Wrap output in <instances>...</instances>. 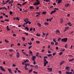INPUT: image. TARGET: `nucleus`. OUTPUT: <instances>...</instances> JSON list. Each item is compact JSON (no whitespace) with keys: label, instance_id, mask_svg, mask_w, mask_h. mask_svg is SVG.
<instances>
[{"label":"nucleus","instance_id":"nucleus-19","mask_svg":"<svg viewBox=\"0 0 74 74\" xmlns=\"http://www.w3.org/2000/svg\"><path fill=\"white\" fill-rule=\"evenodd\" d=\"M25 29H27V31H29V29L27 27H26L25 28Z\"/></svg>","mask_w":74,"mask_h":74},{"label":"nucleus","instance_id":"nucleus-30","mask_svg":"<svg viewBox=\"0 0 74 74\" xmlns=\"http://www.w3.org/2000/svg\"><path fill=\"white\" fill-rule=\"evenodd\" d=\"M51 45H54L55 43H54V42H51Z\"/></svg>","mask_w":74,"mask_h":74},{"label":"nucleus","instance_id":"nucleus-17","mask_svg":"<svg viewBox=\"0 0 74 74\" xmlns=\"http://www.w3.org/2000/svg\"><path fill=\"white\" fill-rule=\"evenodd\" d=\"M29 8L30 10L31 9H34V8L33 6H31L29 7Z\"/></svg>","mask_w":74,"mask_h":74},{"label":"nucleus","instance_id":"nucleus-42","mask_svg":"<svg viewBox=\"0 0 74 74\" xmlns=\"http://www.w3.org/2000/svg\"><path fill=\"white\" fill-rule=\"evenodd\" d=\"M42 14H44L45 15V14H46V12L45 11V12H43L42 13Z\"/></svg>","mask_w":74,"mask_h":74},{"label":"nucleus","instance_id":"nucleus-46","mask_svg":"<svg viewBox=\"0 0 74 74\" xmlns=\"http://www.w3.org/2000/svg\"><path fill=\"white\" fill-rule=\"evenodd\" d=\"M25 66H24V68H26V67H27V64H25Z\"/></svg>","mask_w":74,"mask_h":74},{"label":"nucleus","instance_id":"nucleus-53","mask_svg":"<svg viewBox=\"0 0 74 74\" xmlns=\"http://www.w3.org/2000/svg\"><path fill=\"white\" fill-rule=\"evenodd\" d=\"M32 46H30L29 47L28 49H30V48H32Z\"/></svg>","mask_w":74,"mask_h":74},{"label":"nucleus","instance_id":"nucleus-44","mask_svg":"<svg viewBox=\"0 0 74 74\" xmlns=\"http://www.w3.org/2000/svg\"><path fill=\"white\" fill-rule=\"evenodd\" d=\"M22 38L23 39V41H25V37H23Z\"/></svg>","mask_w":74,"mask_h":74},{"label":"nucleus","instance_id":"nucleus-37","mask_svg":"<svg viewBox=\"0 0 74 74\" xmlns=\"http://www.w3.org/2000/svg\"><path fill=\"white\" fill-rule=\"evenodd\" d=\"M17 5H20V7H21L22 6V5H21V4L19 3H18L17 4Z\"/></svg>","mask_w":74,"mask_h":74},{"label":"nucleus","instance_id":"nucleus-12","mask_svg":"<svg viewBox=\"0 0 74 74\" xmlns=\"http://www.w3.org/2000/svg\"><path fill=\"white\" fill-rule=\"evenodd\" d=\"M64 62H65L64 61L62 62H60V65H62V64H63L64 63Z\"/></svg>","mask_w":74,"mask_h":74},{"label":"nucleus","instance_id":"nucleus-51","mask_svg":"<svg viewBox=\"0 0 74 74\" xmlns=\"http://www.w3.org/2000/svg\"><path fill=\"white\" fill-rule=\"evenodd\" d=\"M16 20H18V21L19 20V18L18 17H16Z\"/></svg>","mask_w":74,"mask_h":74},{"label":"nucleus","instance_id":"nucleus-8","mask_svg":"<svg viewBox=\"0 0 74 74\" xmlns=\"http://www.w3.org/2000/svg\"><path fill=\"white\" fill-rule=\"evenodd\" d=\"M48 63V61L45 62L44 63V66H46L47 64Z\"/></svg>","mask_w":74,"mask_h":74},{"label":"nucleus","instance_id":"nucleus-22","mask_svg":"<svg viewBox=\"0 0 74 74\" xmlns=\"http://www.w3.org/2000/svg\"><path fill=\"white\" fill-rule=\"evenodd\" d=\"M53 41L54 42H56V39L54 38L53 39Z\"/></svg>","mask_w":74,"mask_h":74},{"label":"nucleus","instance_id":"nucleus-10","mask_svg":"<svg viewBox=\"0 0 74 74\" xmlns=\"http://www.w3.org/2000/svg\"><path fill=\"white\" fill-rule=\"evenodd\" d=\"M33 71V69H31L28 71L29 73H32Z\"/></svg>","mask_w":74,"mask_h":74},{"label":"nucleus","instance_id":"nucleus-45","mask_svg":"<svg viewBox=\"0 0 74 74\" xmlns=\"http://www.w3.org/2000/svg\"><path fill=\"white\" fill-rule=\"evenodd\" d=\"M61 38H59L58 39V41H60Z\"/></svg>","mask_w":74,"mask_h":74},{"label":"nucleus","instance_id":"nucleus-21","mask_svg":"<svg viewBox=\"0 0 74 74\" xmlns=\"http://www.w3.org/2000/svg\"><path fill=\"white\" fill-rule=\"evenodd\" d=\"M56 33L57 34V33H60V31L59 30H57L56 31Z\"/></svg>","mask_w":74,"mask_h":74},{"label":"nucleus","instance_id":"nucleus-20","mask_svg":"<svg viewBox=\"0 0 74 74\" xmlns=\"http://www.w3.org/2000/svg\"><path fill=\"white\" fill-rule=\"evenodd\" d=\"M69 69V66H66L65 67V69L67 70H68V69Z\"/></svg>","mask_w":74,"mask_h":74},{"label":"nucleus","instance_id":"nucleus-14","mask_svg":"<svg viewBox=\"0 0 74 74\" xmlns=\"http://www.w3.org/2000/svg\"><path fill=\"white\" fill-rule=\"evenodd\" d=\"M37 25L39 27H41V24L40 23H37Z\"/></svg>","mask_w":74,"mask_h":74},{"label":"nucleus","instance_id":"nucleus-27","mask_svg":"<svg viewBox=\"0 0 74 74\" xmlns=\"http://www.w3.org/2000/svg\"><path fill=\"white\" fill-rule=\"evenodd\" d=\"M8 70L9 71L10 73H11V74H12V72H11V69H8Z\"/></svg>","mask_w":74,"mask_h":74},{"label":"nucleus","instance_id":"nucleus-55","mask_svg":"<svg viewBox=\"0 0 74 74\" xmlns=\"http://www.w3.org/2000/svg\"><path fill=\"white\" fill-rule=\"evenodd\" d=\"M12 66L13 67H15V66H16V65L14 64H13Z\"/></svg>","mask_w":74,"mask_h":74},{"label":"nucleus","instance_id":"nucleus-62","mask_svg":"<svg viewBox=\"0 0 74 74\" xmlns=\"http://www.w3.org/2000/svg\"><path fill=\"white\" fill-rule=\"evenodd\" d=\"M28 44L29 45H32V43H28Z\"/></svg>","mask_w":74,"mask_h":74},{"label":"nucleus","instance_id":"nucleus-9","mask_svg":"<svg viewBox=\"0 0 74 74\" xmlns=\"http://www.w3.org/2000/svg\"><path fill=\"white\" fill-rule=\"evenodd\" d=\"M13 2H14V1L13 0H12L10 1H9L8 3V4H12V3H13Z\"/></svg>","mask_w":74,"mask_h":74},{"label":"nucleus","instance_id":"nucleus-24","mask_svg":"<svg viewBox=\"0 0 74 74\" xmlns=\"http://www.w3.org/2000/svg\"><path fill=\"white\" fill-rule=\"evenodd\" d=\"M74 60V58H73L71 59L70 60H69V62H72V61H73V60Z\"/></svg>","mask_w":74,"mask_h":74},{"label":"nucleus","instance_id":"nucleus-32","mask_svg":"<svg viewBox=\"0 0 74 74\" xmlns=\"http://www.w3.org/2000/svg\"><path fill=\"white\" fill-rule=\"evenodd\" d=\"M65 29L67 30H68V29H69V27H66Z\"/></svg>","mask_w":74,"mask_h":74},{"label":"nucleus","instance_id":"nucleus-5","mask_svg":"<svg viewBox=\"0 0 74 74\" xmlns=\"http://www.w3.org/2000/svg\"><path fill=\"white\" fill-rule=\"evenodd\" d=\"M56 12V10H54L53 11L51 12L50 14L52 15V14H53V13H55V12Z\"/></svg>","mask_w":74,"mask_h":74},{"label":"nucleus","instance_id":"nucleus-49","mask_svg":"<svg viewBox=\"0 0 74 74\" xmlns=\"http://www.w3.org/2000/svg\"><path fill=\"white\" fill-rule=\"evenodd\" d=\"M33 30V28H31L29 29V31H32Z\"/></svg>","mask_w":74,"mask_h":74},{"label":"nucleus","instance_id":"nucleus-16","mask_svg":"<svg viewBox=\"0 0 74 74\" xmlns=\"http://www.w3.org/2000/svg\"><path fill=\"white\" fill-rule=\"evenodd\" d=\"M62 0H58V4H59V3H62Z\"/></svg>","mask_w":74,"mask_h":74},{"label":"nucleus","instance_id":"nucleus-13","mask_svg":"<svg viewBox=\"0 0 74 74\" xmlns=\"http://www.w3.org/2000/svg\"><path fill=\"white\" fill-rule=\"evenodd\" d=\"M66 74H72V72H66Z\"/></svg>","mask_w":74,"mask_h":74},{"label":"nucleus","instance_id":"nucleus-47","mask_svg":"<svg viewBox=\"0 0 74 74\" xmlns=\"http://www.w3.org/2000/svg\"><path fill=\"white\" fill-rule=\"evenodd\" d=\"M27 2H26L24 3H23V4H22V5H25V4L26 3H27Z\"/></svg>","mask_w":74,"mask_h":74},{"label":"nucleus","instance_id":"nucleus-11","mask_svg":"<svg viewBox=\"0 0 74 74\" xmlns=\"http://www.w3.org/2000/svg\"><path fill=\"white\" fill-rule=\"evenodd\" d=\"M47 70H49V71H52V68H48Z\"/></svg>","mask_w":74,"mask_h":74},{"label":"nucleus","instance_id":"nucleus-28","mask_svg":"<svg viewBox=\"0 0 74 74\" xmlns=\"http://www.w3.org/2000/svg\"><path fill=\"white\" fill-rule=\"evenodd\" d=\"M24 34H25L26 36H28L29 35V33L26 32L25 33H24Z\"/></svg>","mask_w":74,"mask_h":74},{"label":"nucleus","instance_id":"nucleus-57","mask_svg":"<svg viewBox=\"0 0 74 74\" xmlns=\"http://www.w3.org/2000/svg\"><path fill=\"white\" fill-rule=\"evenodd\" d=\"M59 73H60V74H62V71H59Z\"/></svg>","mask_w":74,"mask_h":74},{"label":"nucleus","instance_id":"nucleus-50","mask_svg":"<svg viewBox=\"0 0 74 74\" xmlns=\"http://www.w3.org/2000/svg\"><path fill=\"white\" fill-rule=\"evenodd\" d=\"M33 73H35V74H37V72L35 71H33Z\"/></svg>","mask_w":74,"mask_h":74},{"label":"nucleus","instance_id":"nucleus-59","mask_svg":"<svg viewBox=\"0 0 74 74\" xmlns=\"http://www.w3.org/2000/svg\"><path fill=\"white\" fill-rule=\"evenodd\" d=\"M65 48H67V44H66V45H65Z\"/></svg>","mask_w":74,"mask_h":74},{"label":"nucleus","instance_id":"nucleus-3","mask_svg":"<svg viewBox=\"0 0 74 74\" xmlns=\"http://www.w3.org/2000/svg\"><path fill=\"white\" fill-rule=\"evenodd\" d=\"M0 69L2 71H5V70L4 69V68H3L2 66H0Z\"/></svg>","mask_w":74,"mask_h":74},{"label":"nucleus","instance_id":"nucleus-4","mask_svg":"<svg viewBox=\"0 0 74 74\" xmlns=\"http://www.w3.org/2000/svg\"><path fill=\"white\" fill-rule=\"evenodd\" d=\"M36 58V56H33L32 57V59L33 61H35V59Z\"/></svg>","mask_w":74,"mask_h":74},{"label":"nucleus","instance_id":"nucleus-1","mask_svg":"<svg viewBox=\"0 0 74 74\" xmlns=\"http://www.w3.org/2000/svg\"><path fill=\"white\" fill-rule=\"evenodd\" d=\"M36 2H35L33 5H39V4H40V1H38V0H36Z\"/></svg>","mask_w":74,"mask_h":74},{"label":"nucleus","instance_id":"nucleus-6","mask_svg":"<svg viewBox=\"0 0 74 74\" xmlns=\"http://www.w3.org/2000/svg\"><path fill=\"white\" fill-rule=\"evenodd\" d=\"M16 56L17 58H18L19 57V53L17 52L16 53Z\"/></svg>","mask_w":74,"mask_h":74},{"label":"nucleus","instance_id":"nucleus-15","mask_svg":"<svg viewBox=\"0 0 74 74\" xmlns=\"http://www.w3.org/2000/svg\"><path fill=\"white\" fill-rule=\"evenodd\" d=\"M48 22H45V23H44V25H45V26H46L47 25H48Z\"/></svg>","mask_w":74,"mask_h":74},{"label":"nucleus","instance_id":"nucleus-25","mask_svg":"<svg viewBox=\"0 0 74 74\" xmlns=\"http://www.w3.org/2000/svg\"><path fill=\"white\" fill-rule=\"evenodd\" d=\"M36 36H37L38 37H40V34H39L38 33H37L36 34Z\"/></svg>","mask_w":74,"mask_h":74},{"label":"nucleus","instance_id":"nucleus-18","mask_svg":"<svg viewBox=\"0 0 74 74\" xmlns=\"http://www.w3.org/2000/svg\"><path fill=\"white\" fill-rule=\"evenodd\" d=\"M60 22L61 23H63V18H60Z\"/></svg>","mask_w":74,"mask_h":74},{"label":"nucleus","instance_id":"nucleus-38","mask_svg":"<svg viewBox=\"0 0 74 74\" xmlns=\"http://www.w3.org/2000/svg\"><path fill=\"white\" fill-rule=\"evenodd\" d=\"M17 8H18V9H20V11H22V8H19V7H18Z\"/></svg>","mask_w":74,"mask_h":74},{"label":"nucleus","instance_id":"nucleus-58","mask_svg":"<svg viewBox=\"0 0 74 74\" xmlns=\"http://www.w3.org/2000/svg\"><path fill=\"white\" fill-rule=\"evenodd\" d=\"M56 49L57 50H58V49H59V48L58 47H56Z\"/></svg>","mask_w":74,"mask_h":74},{"label":"nucleus","instance_id":"nucleus-2","mask_svg":"<svg viewBox=\"0 0 74 74\" xmlns=\"http://www.w3.org/2000/svg\"><path fill=\"white\" fill-rule=\"evenodd\" d=\"M61 40L62 42H67V38H61Z\"/></svg>","mask_w":74,"mask_h":74},{"label":"nucleus","instance_id":"nucleus-60","mask_svg":"<svg viewBox=\"0 0 74 74\" xmlns=\"http://www.w3.org/2000/svg\"><path fill=\"white\" fill-rule=\"evenodd\" d=\"M48 53H51V51H50L49 50H48Z\"/></svg>","mask_w":74,"mask_h":74},{"label":"nucleus","instance_id":"nucleus-61","mask_svg":"<svg viewBox=\"0 0 74 74\" xmlns=\"http://www.w3.org/2000/svg\"><path fill=\"white\" fill-rule=\"evenodd\" d=\"M14 45L11 44V47H13Z\"/></svg>","mask_w":74,"mask_h":74},{"label":"nucleus","instance_id":"nucleus-54","mask_svg":"<svg viewBox=\"0 0 74 74\" xmlns=\"http://www.w3.org/2000/svg\"><path fill=\"white\" fill-rule=\"evenodd\" d=\"M47 58H48V57L47 56H45L44 57V59H47Z\"/></svg>","mask_w":74,"mask_h":74},{"label":"nucleus","instance_id":"nucleus-33","mask_svg":"<svg viewBox=\"0 0 74 74\" xmlns=\"http://www.w3.org/2000/svg\"><path fill=\"white\" fill-rule=\"evenodd\" d=\"M52 55V54H48L47 56L48 57H49V56H51Z\"/></svg>","mask_w":74,"mask_h":74},{"label":"nucleus","instance_id":"nucleus-40","mask_svg":"<svg viewBox=\"0 0 74 74\" xmlns=\"http://www.w3.org/2000/svg\"><path fill=\"white\" fill-rule=\"evenodd\" d=\"M36 42L37 44H39V43H40V41H36Z\"/></svg>","mask_w":74,"mask_h":74},{"label":"nucleus","instance_id":"nucleus-52","mask_svg":"<svg viewBox=\"0 0 74 74\" xmlns=\"http://www.w3.org/2000/svg\"><path fill=\"white\" fill-rule=\"evenodd\" d=\"M68 56H69V57H73V56L72 55H68Z\"/></svg>","mask_w":74,"mask_h":74},{"label":"nucleus","instance_id":"nucleus-56","mask_svg":"<svg viewBox=\"0 0 74 74\" xmlns=\"http://www.w3.org/2000/svg\"><path fill=\"white\" fill-rule=\"evenodd\" d=\"M55 55H56V53H53V56H55Z\"/></svg>","mask_w":74,"mask_h":74},{"label":"nucleus","instance_id":"nucleus-48","mask_svg":"<svg viewBox=\"0 0 74 74\" xmlns=\"http://www.w3.org/2000/svg\"><path fill=\"white\" fill-rule=\"evenodd\" d=\"M29 21H26V22H25L26 23V24H28V23H29Z\"/></svg>","mask_w":74,"mask_h":74},{"label":"nucleus","instance_id":"nucleus-35","mask_svg":"<svg viewBox=\"0 0 74 74\" xmlns=\"http://www.w3.org/2000/svg\"><path fill=\"white\" fill-rule=\"evenodd\" d=\"M9 14H10L12 15V12L11 11H10L9 12Z\"/></svg>","mask_w":74,"mask_h":74},{"label":"nucleus","instance_id":"nucleus-64","mask_svg":"<svg viewBox=\"0 0 74 74\" xmlns=\"http://www.w3.org/2000/svg\"><path fill=\"white\" fill-rule=\"evenodd\" d=\"M29 51H30L29 53L31 54H32V52L31 51V50H29Z\"/></svg>","mask_w":74,"mask_h":74},{"label":"nucleus","instance_id":"nucleus-39","mask_svg":"<svg viewBox=\"0 0 74 74\" xmlns=\"http://www.w3.org/2000/svg\"><path fill=\"white\" fill-rule=\"evenodd\" d=\"M2 1L3 3H3H2V4H3V5H5V4H6V3H4V1L3 0Z\"/></svg>","mask_w":74,"mask_h":74},{"label":"nucleus","instance_id":"nucleus-41","mask_svg":"<svg viewBox=\"0 0 74 74\" xmlns=\"http://www.w3.org/2000/svg\"><path fill=\"white\" fill-rule=\"evenodd\" d=\"M58 42H56L55 44V45H58Z\"/></svg>","mask_w":74,"mask_h":74},{"label":"nucleus","instance_id":"nucleus-36","mask_svg":"<svg viewBox=\"0 0 74 74\" xmlns=\"http://www.w3.org/2000/svg\"><path fill=\"white\" fill-rule=\"evenodd\" d=\"M35 68H36V69H37V68H38V65H36L35 66Z\"/></svg>","mask_w":74,"mask_h":74},{"label":"nucleus","instance_id":"nucleus-23","mask_svg":"<svg viewBox=\"0 0 74 74\" xmlns=\"http://www.w3.org/2000/svg\"><path fill=\"white\" fill-rule=\"evenodd\" d=\"M29 21V19L27 18H25L24 20L25 22H26V21Z\"/></svg>","mask_w":74,"mask_h":74},{"label":"nucleus","instance_id":"nucleus-26","mask_svg":"<svg viewBox=\"0 0 74 74\" xmlns=\"http://www.w3.org/2000/svg\"><path fill=\"white\" fill-rule=\"evenodd\" d=\"M9 21L10 20L8 19H5L4 20V21H5L6 22H9Z\"/></svg>","mask_w":74,"mask_h":74},{"label":"nucleus","instance_id":"nucleus-63","mask_svg":"<svg viewBox=\"0 0 74 74\" xmlns=\"http://www.w3.org/2000/svg\"><path fill=\"white\" fill-rule=\"evenodd\" d=\"M71 24V23H68L67 24L68 25H70Z\"/></svg>","mask_w":74,"mask_h":74},{"label":"nucleus","instance_id":"nucleus-43","mask_svg":"<svg viewBox=\"0 0 74 74\" xmlns=\"http://www.w3.org/2000/svg\"><path fill=\"white\" fill-rule=\"evenodd\" d=\"M62 53H63V52H60L59 54L60 55H62Z\"/></svg>","mask_w":74,"mask_h":74},{"label":"nucleus","instance_id":"nucleus-31","mask_svg":"<svg viewBox=\"0 0 74 74\" xmlns=\"http://www.w3.org/2000/svg\"><path fill=\"white\" fill-rule=\"evenodd\" d=\"M13 51H14V50L12 49H9V51H10V52H13Z\"/></svg>","mask_w":74,"mask_h":74},{"label":"nucleus","instance_id":"nucleus-34","mask_svg":"<svg viewBox=\"0 0 74 74\" xmlns=\"http://www.w3.org/2000/svg\"><path fill=\"white\" fill-rule=\"evenodd\" d=\"M10 0H7V1H5V3H9V2H10Z\"/></svg>","mask_w":74,"mask_h":74},{"label":"nucleus","instance_id":"nucleus-7","mask_svg":"<svg viewBox=\"0 0 74 74\" xmlns=\"http://www.w3.org/2000/svg\"><path fill=\"white\" fill-rule=\"evenodd\" d=\"M70 5L69 3L66 4L65 5V6L66 7H69Z\"/></svg>","mask_w":74,"mask_h":74},{"label":"nucleus","instance_id":"nucleus-29","mask_svg":"<svg viewBox=\"0 0 74 74\" xmlns=\"http://www.w3.org/2000/svg\"><path fill=\"white\" fill-rule=\"evenodd\" d=\"M5 41L6 43H8L9 42V41L7 40L6 39L5 40Z\"/></svg>","mask_w":74,"mask_h":74}]
</instances>
